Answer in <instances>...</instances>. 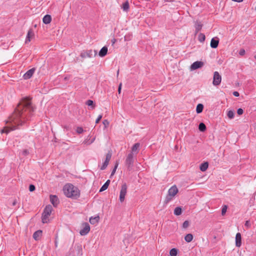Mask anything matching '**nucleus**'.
Listing matches in <instances>:
<instances>
[{
    "label": "nucleus",
    "instance_id": "38",
    "mask_svg": "<svg viewBox=\"0 0 256 256\" xmlns=\"http://www.w3.org/2000/svg\"><path fill=\"white\" fill-rule=\"evenodd\" d=\"M94 140H95V138H94L91 140H84V142L86 144L90 145V144H92V142H94Z\"/></svg>",
    "mask_w": 256,
    "mask_h": 256
},
{
    "label": "nucleus",
    "instance_id": "30",
    "mask_svg": "<svg viewBox=\"0 0 256 256\" xmlns=\"http://www.w3.org/2000/svg\"><path fill=\"white\" fill-rule=\"evenodd\" d=\"M194 236L193 235L191 234H186V236L184 237V240L187 242H191L193 240Z\"/></svg>",
    "mask_w": 256,
    "mask_h": 256
},
{
    "label": "nucleus",
    "instance_id": "21",
    "mask_svg": "<svg viewBox=\"0 0 256 256\" xmlns=\"http://www.w3.org/2000/svg\"><path fill=\"white\" fill-rule=\"evenodd\" d=\"M52 21V17L49 14H46L45 15L43 18H42V22L44 24H50Z\"/></svg>",
    "mask_w": 256,
    "mask_h": 256
},
{
    "label": "nucleus",
    "instance_id": "12",
    "mask_svg": "<svg viewBox=\"0 0 256 256\" xmlns=\"http://www.w3.org/2000/svg\"><path fill=\"white\" fill-rule=\"evenodd\" d=\"M36 68H33L29 70H28L23 76V78L24 80L30 79L34 74V72L36 71Z\"/></svg>",
    "mask_w": 256,
    "mask_h": 256
},
{
    "label": "nucleus",
    "instance_id": "17",
    "mask_svg": "<svg viewBox=\"0 0 256 256\" xmlns=\"http://www.w3.org/2000/svg\"><path fill=\"white\" fill-rule=\"evenodd\" d=\"M74 248L76 251V254L78 256H81L82 254V245L79 244H76Z\"/></svg>",
    "mask_w": 256,
    "mask_h": 256
},
{
    "label": "nucleus",
    "instance_id": "15",
    "mask_svg": "<svg viewBox=\"0 0 256 256\" xmlns=\"http://www.w3.org/2000/svg\"><path fill=\"white\" fill-rule=\"evenodd\" d=\"M178 192V189L176 185L172 186L168 190V194L172 196H175Z\"/></svg>",
    "mask_w": 256,
    "mask_h": 256
},
{
    "label": "nucleus",
    "instance_id": "11",
    "mask_svg": "<svg viewBox=\"0 0 256 256\" xmlns=\"http://www.w3.org/2000/svg\"><path fill=\"white\" fill-rule=\"evenodd\" d=\"M204 65V63L201 61H196L192 64L190 66V70H196L201 68Z\"/></svg>",
    "mask_w": 256,
    "mask_h": 256
},
{
    "label": "nucleus",
    "instance_id": "27",
    "mask_svg": "<svg viewBox=\"0 0 256 256\" xmlns=\"http://www.w3.org/2000/svg\"><path fill=\"white\" fill-rule=\"evenodd\" d=\"M182 213V208L180 206L176 207L174 212V214L176 216H180Z\"/></svg>",
    "mask_w": 256,
    "mask_h": 256
},
{
    "label": "nucleus",
    "instance_id": "33",
    "mask_svg": "<svg viewBox=\"0 0 256 256\" xmlns=\"http://www.w3.org/2000/svg\"><path fill=\"white\" fill-rule=\"evenodd\" d=\"M122 8L124 11L127 12L129 9V3L128 1H126L122 4Z\"/></svg>",
    "mask_w": 256,
    "mask_h": 256
},
{
    "label": "nucleus",
    "instance_id": "22",
    "mask_svg": "<svg viewBox=\"0 0 256 256\" xmlns=\"http://www.w3.org/2000/svg\"><path fill=\"white\" fill-rule=\"evenodd\" d=\"M208 162H204L202 163L200 166V169L202 172H205L208 168Z\"/></svg>",
    "mask_w": 256,
    "mask_h": 256
},
{
    "label": "nucleus",
    "instance_id": "8",
    "mask_svg": "<svg viewBox=\"0 0 256 256\" xmlns=\"http://www.w3.org/2000/svg\"><path fill=\"white\" fill-rule=\"evenodd\" d=\"M82 226L83 228L80 231V234L81 236H86L90 230V226L88 222L83 223Z\"/></svg>",
    "mask_w": 256,
    "mask_h": 256
},
{
    "label": "nucleus",
    "instance_id": "51",
    "mask_svg": "<svg viewBox=\"0 0 256 256\" xmlns=\"http://www.w3.org/2000/svg\"><path fill=\"white\" fill-rule=\"evenodd\" d=\"M233 2H243L244 0H232Z\"/></svg>",
    "mask_w": 256,
    "mask_h": 256
},
{
    "label": "nucleus",
    "instance_id": "54",
    "mask_svg": "<svg viewBox=\"0 0 256 256\" xmlns=\"http://www.w3.org/2000/svg\"><path fill=\"white\" fill-rule=\"evenodd\" d=\"M16 200H14V202H12V206H15L16 204Z\"/></svg>",
    "mask_w": 256,
    "mask_h": 256
},
{
    "label": "nucleus",
    "instance_id": "41",
    "mask_svg": "<svg viewBox=\"0 0 256 256\" xmlns=\"http://www.w3.org/2000/svg\"><path fill=\"white\" fill-rule=\"evenodd\" d=\"M35 190H36V186L32 184H30L29 186V190L30 192H34Z\"/></svg>",
    "mask_w": 256,
    "mask_h": 256
},
{
    "label": "nucleus",
    "instance_id": "42",
    "mask_svg": "<svg viewBox=\"0 0 256 256\" xmlns=\"http://www.w3.org/2000/svg\"><path fill=\"white\" fill-rule=\"evenodd\" d=\"M29 151L28 150H24L22 152V155L24 156H26L27 155H28L29 154Z\"/></svg>",
    "mask_w": 256,
    "mask_h": 256
},
{
    "label": "nucleus",
    "instance_id": "36",
    "mask_svg": "<svg viewBox=\"0 0 256 256\" xmlns=\"http://www.w3.org/2000/svg\"><path fill=\"white\" fill-rule=\"evenodd\" d=\"M118 166V161L116 160V164H115L114 167V169L112 170V172H111L112 173V175H114V174Z\"/></svg>",
    "mask_w": 256,
    "mask_h": 256
},
{
    "label": "nucleus",
    "instance_id": "53",
    "mask_svg": "<svg viewBox=\"0 0 256 256\" xmlns=\"http://www.w3.org/2000/svg\"><path fill=\"white\" fill-rule=\"evenodd\" d=\"M55 246L56 247L58 246V242L56 240H55Z\"/></svg>",
    "mask_w": 256,
    "mask_h": 256
},
{
    "label": "nucleus",
    "instance_id": "20",
    "mask_svg": "<svg viewBox=\"0 0 256 256\" xmlns=\"http://www.w3.org/2000/svg\"><path fill=\"white\" fill-rule=\"evenodd\" d=\"M140 146V144L138 142L134 144L132 148V154L135 153L136 154L138 152V148Z\"/></svg>",
    "mask_w": 256,
    "mask_h": 256
},
{
    "label": "nucleus",
    "instance_id": "49",
    "mask_svg": "<svg viewBox=\"0 0 256 256\" xmlns=\"http://www.w3.org/2000/svg\"><path fill=\"white\" fill-rule=\"evenodd\" d=\"M233 95L236 97H238L240 96V94L238 92L234 91L233 92Z\"/></svg>",
    "mask_w": 256,
    "mask_h": 256
},
{
    "label": "nucleus",
    "instance_id": "18",
    "mask_svg": "<svg viewBox=\"0 0 256 256\" xmlns=\"http://www.w3.org/2000/svg\"><path fill=\"white\" fill-rule=\"evenodd\" d=\"M108 48L106 46H103L99 52V56L102 58L105 56L108 53Z\"/></svg>",
    "mask_w": 256,
    "mask_h": 256
},
{
    "label": "nucleus",
    "instance_id": "37",
    "mask_svg": "<svg viewBox=\"0 0 256 256\" xmlns=\"http://www.w3.org/2000/svg\"><path fill=\"white\" fill-rule=\"evenodd\" d=\"M228 206L226 205H224L222 206V215L224 216L225 215L226 210H227Z\"/></svg>",
    "mask_w": 256,
    "mask_h": 256
},
{
    "label": "nucleus",
    "instance_id": "45",
    "mask_svg": "<svg viewBox=\"0 0 256 256\" xmlns=\"http://www.w3.org/2000/svg\"><path fill=\"white\" fill-rule=\"evenodd\" d=\"M244 113V110L241 108H239L237 110V114L238 115H242V114H243Z\"/></svg>",
    "mask_w": 256,
    "mask_h": 256
},
{
    "label": "nucleus",
    "instance_id": "24",
    "mask_svg": "<svg viewBox=\"0 0 256 256\" xmlns=\"http://www.w3.org/2000/svg\"><path fill=\"white\" fill-rule=\"evenodd\" d=\"M110 180H107L106 181V182L100 188V192H103V191L106 190L108 188V186L110 184Z\"/></svg>",
    "mask_w": 256,
    "mask_h": 256
},
{
    "label": "nucleus",
    "instance_id": "29",
    "mask_svg": "<svg viewBox=\"0 0 256 256\" xmlns=\"http://www.w3.org/2000/svg\"><path fill=\"white\" fill-rule=\"evenodd\" d=\"M204 105L202 104H198L197 106H196V112L197 114H200L201 113L203 110H204Z\"/></svg>",
    "mask_w": 256,
    "mask_h": 256
},
{
    "label": "nucleus",
    "instance_id": "32",
    "mask_svg": "<svg viewBox=\"0 0 256 256\" xmlns=\"http://www.w3.org/2000/svg\"><path fill=\"white\" fill-rule=\"evenodd\" d=\"M198 130L201 132H204L206 130V127L205 124L203 122H200L198 126Z\"/></svg>",
    "mask_w": 256,
    "mask_h": 256
},
{
    "label": "nucleus",
    "instance_id": "35",
    "mask_svg": "<svg viewBox=\"0 0 256 256\" xmlns=\"http://www.w3.org/2000/svg\"><path fill=\"white\" fill-rule=\"evenodd\" d=\"M227 116L229 118L232 119L234 118V112L233 110H230L228 112Z\"/></svg>",
    "mask_w": 256,
    "mask_h": 256
},
{
    "label": "nucleus",
    "instance_id": "44",
    "mask_svg": "<svg viewBox=\"0 0 256 256\" xmlns=\"http://www.w3.org/2000/svg\"><path fill=\"white\" fill-rule=\"evenodd\" d=\"M102 123L105 128L108 127L110 124L108 120H104Z\"/></svg>",
    "mask_w": 256,
    "mask_h": 256
},
{
    "label": "nucleus",
    "instance_id": "55",
    "mask_svg": "<svg viewBox=\"0 0 256 256\" xmlns=\"http://www.w3.org/2000/svg\"><path fill=\"white\" fill-rule=\"evenodd\" d=\"M118 74H119V70H118L117 72V76H118Z\"/></svg>",
    "mask_w": 256,
    "mask_h": 256
},
{
    "label": "nucleus",
    "instance_id": "9",
    "mask_svg": "<svg viewBox=\"0 0 256 256\" xmlns=\"http://www.w3.org/2000/svg\"><path fill=\"white\" fill-rule=\"evenodd\" d=\"M111 158L112 153L110 152H108L106 154V160L100 168L101 170H104L106 168Z\"/></svg>",
    "mask_w": 256,
    "mask_h": 256
},
{
    "label": "nucleus",
    "instance_id": "58",
    "mask_svg": "<svg viewBox=\"0 0 256 256\" xmlns=\"http://www.w3.org/2000/svg\"><path fill=\"white\" fill-rule=\"evenodd\" d=\"M255 9H256V8H255Z\"/></svg>",
    "mask_w": 256,
    "mask_h": 256
},
{
    "label": "nucleus",
    "instance_id": "16",
    "mask_svg": "<svg viewBox=\"0 0 256 256\" xmlns=\"http://www.w3.org/2000/svg\"><path fill=\"white\" fill-rule=\"evenodd\" d=\"M34 36V33L32 29H30L28 32L25 42L26 44L30 42L31 38Z\"/></svg>",
    "mask_w": 256,
    "mask_h": 256
},
{
    "label": "nucleus",
    "instance_id": "46",
    "mask_svg": "<svg viewBox=\"0 0 256 256\" xmlns=\"http://www.w3.org/2000/svg\"><path fill=\"white\" fill-rule=\"evenodd\" d=\"M102 114H100L98 117L96 119V124H98L99 123V122H100V120H101L102 118Z\"/></svg>",
    "mask_w": 256,
    "mask_h": 256
},
{
    "label": "nucleus",
    "instance_id": "23",
    "mask_svg": "<svg viewBox=\"0 0 256 256\" xmlns=\"http://www.w3.org/2000/svg\"><path fill=\"white\" fill-rule=\"evenodd\" d=\"M42 230H38L34 233L32 237L36 240H39V238L42 235Z\"/></svg>",
    "mask_w": 256,
    "mask_h": 256
},
{
    "label": "nucleus",
    "instance_id": "40",
    "mask_svg": "<svg viewBox=\"0 0 256 256\" xmlns=\"http://www.w3.org/2000/svg\"><path fill=\"white\" fill-rule=\"evenodd\" d=\"M189 222L188 220L184 221L182 224V228H186L189 226Z\"/></svg>",
    "mask_w": 256,
    "mask_h": 256
},
{
    "label": "nucleus",
    "instance_id": "13",
    "mask_svg": "<svg viewBox=\"0 0 256 256\" xmlns=\"http://www.w3.org/2000/svg\"><path fill=\"white\" fill-rule=\"evenodd\" d=\"M219 44V38L217 37L213 38L210 41V46L212 48H218Z\"/></svg>",
    "mask_w": 256,
    "mask_h": 256
},
{
    "label": "nucleus",
    "instance_id": "48",
    "mask_svg": "<svg viewBox=\"0 0 256 256\" xmlns=\"http://www.w3.org/2000/svg\"><path fill=\"white\" fill-rule=\"evenodd\" d=\"M122 86V84L120 83L119 86H118V92L119 94H120Z\"/></svg>",
    "mask_w": 256,
    "mask_h": 256
},
{
    "label": "nucleus",
    "instance_id": "31",
    "mask_svg": "<svg viewBox=\"0 0 256 256\" xmlns=\"http://www.w3.org/2000/svg\"><path fill=\"white\" fill-rule=\"evenodd\" d=\"M178 252V250L176 248H172L170 251V256H176Z\"/></svg>",
    "mask_w": 256,
    "mask_h": 256
},
{
    "label": "nucleus",
    "instance_id": "1",
    "mask_svg": "<svg viewBox=\"0 0 256 256\" xmlns=\"http://www.w3.org/2000/svg\"><path fill=\"white\" fill-rule=\"evenodd\" d=\"M34 111L31 99L28 97L22 98L9 117L10 122L14 124L11 126L10 130H15L19 126H22L24 124Z\"/></svg>",
    "mask_w": 256,
    "mask_h": 256
},
{
    "label": "nucleus",
    "instance_id": "7",
    "mask_svg": "<svg viewBox=\"0 0 256 256\" xmlns=\"http://www.w3.org/2000/svg\"><path fill=\"white\" fill-rule=\"evenodd\" d=\"M222 81V76L218 72H214V78H213V81H212V84L215 86H218Z\"/></svg>",
    "mask_w": 256,
    "mask_h": 256
},
{
    "label": "nucleus",
    "instance_id": "57",
    "mask_svg": "<svg viewBox=\"0 0 256 256\" xmlns=\"http://www.w3.org/2000/svg\"><path fill=\"white\" fill-rule=\"evenodd\" d=\"M254 58L256 60V54L254 56Z\"/></svg>",
    "mask_w": 256,
    "mask_h": 256
},
{
    "label": "nucleus",
    "instance_id": "4",
    "mask_svg": "<svg viewBox=\"0 0 256 256\" xmlns=\"http://www.w3.org/2000/svg\"><path fill=\"white\" fill-rule=\"evenodd\" d=\"M134 154L132 152H130L128 154L125 160V164L127 167V169L128 171H130L134 166Z\"/></svg>",
    "mask_w": 256,
    "mask_h": 256
},
{
    "label": "nucleus",
    "instance_id": "47",
    "mask_svg": "<svg viewBox=\"0 0 256 256\" xmlns=\"http://www.w3.org/2000/svg\"><path fill=\"white\" fill-rule=\"evenodd\" d=\"M244 226H246L247 228H250V227L251 224L249 220H246L245 222Z\"/></svg>",
    "mask_w": 256,
    "mask_h": 256
},
{
    "label": "nucleus",
    "instance_id": "6",
    "mask_svg": "<svg viewBox=\"0 0 256 256\" xmlns=\"http://www.w3.org/2000/svg\"><path fill=\"white\" fill-rule=\"evenodd\" d=\"M94 56H96L97 54V50H94ZM92 52L93 50H83L80 54V56L82 58H91L92 56Z\"/></svg>",
    "mask_w": 256,
    "mask_h": 256
},
{
    "label": "nucleus",
    "instance_id": "56",
    "mask_svg": "<svg viewBox=\"0 0 256 256\" xmlns=\"http://www.w3.org/2000/svg\"><path fill=\"white\" fill-rule=\"evenodd\" d=\"M114 175H112V174H110V178H112V177Z\"/></svg>",
    "mask_w": 256,
    "mask_h": 256
},
{
    "label": "nucleus",
    "instance_id": "34",
    "mask_svg": "<svg viewBox=\"0 0 256 256\" xmlns=\"http://www.w3.org/2000/svg\"><path fill=\"white\" fill-rule=\"evenodd\" d=\"M206 40V36H205V35L202 34V33H200L199 34H198V40L200 42H204Z\"/></svg>",
    "mask_w": 256,
    "mask_h": 256
},
{
    "label": "nucleus",
    "instance_id": "3",
    "mask_svg": "<svg viewBox=\"0 0 256 256\" xmlns=\"http://www.w3.org/2000/svg\"><path fill=\"white\" fill-rule=\"evenodd\" d=\"M52 210V206L50 204L47 205L44 210L42 213V220L43 223H46L48 216L50 215Z\"/></svg>",
    "mask_w": 256,
    "mask_h": 256
},
{
    "label": "nucleus",
    "instance_id": "14",
    "mask_svg": "<svg viewBox=\"0 0 256 256\" xmlns=\"http://www.w3.org/2000/svg\"><path fill=\"white\" fill-rule=\"evenodd\" d=\"M236 246L240 247L242 246V236L240 232H238L236 236Z\"/></svg>",
    "mask_w": 256,
    "mask_h": 256
},
{
    "label": "nucleus",
    "instance_id": "10",
    "mask_svg": "<svg viewBox=\"0 0 256 256\" xmlns=\"http://www.w3.org/2000/svg\"><path fill=\"white\" fill-rule=\"evenodd\" d=\"M50 202L55 208L57 207L58 204H60V200L56 195L50 194Z\"/></svg>",
    "mask_w": 256,
    "mask_h": 256
},
{
    "label": "nucleus",
    "instance_id": "25",
    "mask_svg": "<svg viewBox=\"0 0 256 256\" xmlns=\"http://www.w3.org/2000/svg\"><path fill=\"white\" fill-rule=\"evenodd\" d=\"M86 104L90 106V110H94L96 107V104L92 100H88L86 102Z\"/></svg>",
    "mask_w": 256,
    "mask_h": 256
},
{
    "label": "nucleus",
    "instance_id": "26",
    "mask_svg": "<svg viewBox=\"0 0 256 256\" xmlns=\"http://www.w3.org/2000/svg\"><path fill=\"white\" fill-rule=\"evenodd\" d=\"M99 220L100 217L98 216H95L94 218L92 216L90 218V222L92 224H94L98 222L99 221Z\"/></svg>",
    "mask_w": 256,
    "mask_h": 256
},
{
    "label": "nucleus",
    "instance_id": "52",
    "mask_svg": "<svg viewBox=\"0 0 256 256\" xmlns=\"http://www.w3.org/2000/svg\"><path fill=\"white\" fill-rule=\"evenodd\" d=\"M9 132V130H6L4 129L2 130V133H6L8 134Z\"/></svg>",
    "mask_w": 256,
    "mask_h": 256
},
{
    "label": "nucleus",
    "instance_id": "2",
    "mask_svg": "<svg viewBox=\"0 0 256 256\" xmlns=\"http://www.w3.org/2000/svg\"><path fill=\"white\" fill-rule=\"evenodd\" d=\"M63 191L66 197L73 200H77L80 196V190L72 184H65L63 188Z\"/></svg>",
    "mask_w": 256,
    "mask_h": 256
},
{
    "label": "nucleus",
    "instance_id": "43",
    "mask_svg": "<svg viewBox=\"0 0 256 256\" xmlns=\"http://www.w3.org/2000/svg\"><path fill=\"white\" fill-rule=\"evenodd\" d=\"M238 54L240 56H243L245 54L246 51L244 48H241L240 49Z\"/></svg>",
    "mask_w": 256,
    "mask_h": 256
},
{
    "label": "nucleus",
    "instance_id": "5",
    "mask_svg": "<svg viewBox=\"0 0 256 256\" xmlns=\"http://www.w3.org/2000/svg\"><path fill=\"white\" fill-rule=\"evenodd\" d=\"M128 186L126 183H124L122 186L120 194V200L122 202L125 200V196L127 192Z\"/></svg>",
    "mask_w": 256,
    "mask_h": 256
},
{
    "label": "nucleus",
    "instance_id": "19",
    "mask_svg": "<svg viewBox=\"0 0 256 256\" xmlns=\"http://www.w3.org/2000/svg\"><path fill=\"white\" fill-rule=\"evenodd\" d=\"M194 27H195V34H196L198 33V32L199 31H200L202 30V24L200 22L196 21L195 22Z\"/></svg>",
    "mask_w": 256,
    "mask_h": 256
},
{
    "label": "nucleus",
    "instance_id": "28",
    "mask_svg": "<svg viewBox=\"0 0 256 256\" xmlns=\"http://www.w3.org/2000/svg\"><path fill=\"white\" fill-rule=\"evenodd\" d=\"M174 197V196L170 195V194L168 193L164 201V204H167L170 202L173 199Z\"/></svg>",
    "mask_w": 256,
    "mask_h": 256
},
{
    "label": "nucleus",
    "instance_id": "50",
    "mask_svg": "<svg viewBox=\"0 0 256 256\" xmlns=\"http://www.w3.org/2000/svg\"><path fill=\"white\" fill-rule=\"evenodd\" d=\"M116 39L114 38H113L112 40H111V42H112V44L113 45L115 42H116Z\"/></svg>",
    "mask_w": 256,
    "mask_h": 256
},
{
    "label": "nucleus",
    "instance_id": "39",
    "mask_svg": "<svg viewBox=\"0 0 256 256\" xmlns=\"http://www.w3.org/2000/svg\"><path fill=\"white\" fill-rule=\"evenodd\" d=\"M76 132L78 134H82L84 132L83 128L80 126H78L76 129Z\"/></svg>",
    "mask_w": 256,
    "mask_h": 256
}]
</instances>
